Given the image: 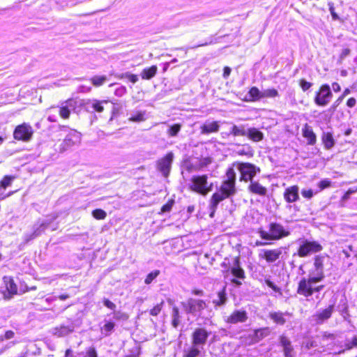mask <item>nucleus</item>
Returning a JSON list of instances; mask_svg holds the SVG:
<instances>
[{"mask_svg": "<svg viewBox=\"0 0 357 357\" xmlns=\"http://www.w3.org/2000/svg\"><path fill=\"white\" fill-rule=\"evenodd\" d=\"M236 192V172L233 167H229L226 172V179L222 182L220 186L210 199L209 216L213 218L218 204L223 200L234 196Z\"/></svg>", "mask_w": 357, "mask_h": 357, "instance_id": "obj_1", "label": "nucleus"}, {"mask_svg": "<svg viewBox=\"0 0 357 357\" xmlns=\"http://www.w3.org/2000/svg\"><path fill=\"white\" fill-rule=\"evenodd\" d=\"M211 332L205 328H197L191 335V345L183 350V357H202Z\"/></svg>", "mask_w": 357, "mask_h": 357, "instance_id": "obj_2", "label": "nucleus"}, {"mask_svg": "<svg viewBox=\"0 0 357 357\" xmlns=\"http://www.w3.org/2000/svg\"><path fill=\"white\" fill-rule=\"evenodd\" d=\"M188 185L190 190L203 196L206 195L213 188V183L208 182L206 174L192 176Z\"/></svg>", "mask_w": 357, "mask_h": 357, "instance_id": "obj_3", "label": "nucleus"}, {"mask_svg": "<svg viewBox=\"0 0 357 357\" xmlns=\"http://www.w3.org/2000/svg\"><path fill=\"white\" fill-rule=\"evenodd\" d=\"M324 278V274L319 273L316 277L309 278H303L298 284L297 294L305 297H310L314 294L313 283L321 281Z\"/></svg>", "mask_w": 357, "mask_h": 357, "instance_id": "obj_4", "label": "nucleus"}, {"mask_svg": "<svg viewBox=\"0 0 357 357\" xmlns=\"http://www.w3.org/2000/svg\"><path fill=\"white\" fill-rule=\"evenodd\" d=\"M211 163L209 158H205L199 159L195 158H187L183 160L182 163V174L188 173L190 174L195 172L199 171L203 168L206 167L208 164Z\"/></svg>", "mask_w": 357, "mask_h": 357, "instance_id": "obj_5", "label": "nucleus"}, {"mask_svg": "<svg viewBox=\"0 0 357 357\" xmlns=\"http://www.w3.org/2000/svg\"><path fill=\"white\" fill-rule=\"evenodd\" d=\"M333 93L328 84H321L314 93V102L319 107H326L333 98Z\"/></svg>", "mask_w": 357, "mask_h": 357, "instance_id": "obj_6", "label": "nucleus"}, {"mask_svg": "<svg viewBox=\"0 0 357 357\" xmlns=\"http://www.w3.org/2000/svg\"><path fill=\"white\" fill-rule=\"evenodd\" d=\"M77 104V100L70 98L62 102L59 106L50 107V112H58L62 119H67L69 118L71 111L75 109Z\"/></svg>", "mask_w": 357, "mask_h": 357, "instance_id": "obj_7", "label": "nucleus"}, {"mask_svg": "<svg viewBox=\"0 0 357 357\" xmlns=\"http://www.w3.org/2000/svg\"><path fill=\"white\" fill-rule=\"evenodd\" d=\"M33 134L32 127L29 123H23L16 126L13 132V137L17 141L27 142L31 139Z\"/></svg>", "mask_w": 357, "mask_h": 357, "instance_id": "obj_8", "label": "nucleus"}, {"mask_svg": "<svg viewBox=\"0 0 357 357\" xmlns=\"http://www.w3.org/2000/svg\"><path fill=\"white\" fill-rule=\"evenodd\" d=\"M322 250L323 247L319 242L305 240L298 248L297 255L300 257H305L310 254L319 252Z\"/></svg>", "mask_w": 357, "mask_h": 357, "instance_id": "obj_9", "label": "nucleus"}, {"mask_svg": "<svg viewBox=\"0 0 357 357\" xmlns=\"http://www.w3.org/2000/svg\"><path fill=\"white\" fill-rule=\"evenodd\" d=\"M182 305L188 314L195 316L198 315L206 307V304L203 300L189 298L186 302L182 303Z\"/></svg>", "mask_w": 357, "mask_h": 357, "instance_id": "obj_10", "label": "nucleus"}, {"mask_svg": "<svg viewBox=\"0 0 357 357\" xmlns=\"http://www.w3.org/2000/svg\"><path fill=\"white\" fill-rule=\"evenodd\" d=\"M80 141L81 133L75 130L71 129L60 144L59 151L64 152L72 146L79 144Z\"/></svg>", "mask_w": 357, "mask_h": 357, "instance_id": "obj_11", "label": "nucleus"}, {"mask_svg": "<svg viewBox=\"0 0 357 357\" xmlns=\"http://www.w3.org/2000/svg\"><path fill=\"white\" fill-rule=\"evenodd\" d=\"M237 169L241 173V180L245 181H252L256 173L259 171L256 166L247 162L238 163Z\"/></svg>", "mask_w": 357, "mask_h": 357, "instance_id": "obj_12", "label": "nucleus"}, {"mask_svg": "<svg viewBox=\"0 0 357 357\" xmlns=\"http://www.w3.org/2000/svg\"><path fill=\"white\" fill-rule=\"evenodd\" d=\"M174 160V153L169 152L165 156L158 161V169L163 176L167 177L169 174L172 164Z\"/></svg>", "mask_w": 357, "mask_h": 357, "instance_id": "obj_13", "label": "nucleus"}, {"mask_svg": "<svg viewBox=\"0 0 357 357\" xmlns=\"http://www.w3.org/2000/svg\"><path fill=\"white\" fill-rule=\"evenodd\" d=\"M289 235V231L285 230L282 225L272 223L269 226V245L271 240H278Z\"/></svg>", "mask_w": 357, "mask_h": 357, "instance_id": "obj_14", "label": "nucleus"}, {"mask_svg": "<svg viewBox=\"0 0 357 357\" xmlns=\"http://www.w3.org/2000/svg\"><path fill=\"white\" fill-rule=\"evenodd\" d=\"M248 319V313L244 310H236L230 315L225 317V321L229 324L245 323Z\"/></svg>", "mask_w": 357, "mask_h": 357, "instance_id": "obj_15", "label": "nucleus"}, {"mask_svg": "<svg viewBox=\"0 0 357 357\" xmlns=\"http://www.w3.org/2000/svg\"><path fill=\"white\" fill-rule=\"evenodd\" d=\"M107 100H86L82 103L85 109L89 112H102L104 110V104H107Z\"/></svg>", "mask_w": 357, "mask_h": 357, "instance_id": "obj_16", "label": "nucleus"}, {"mask_svg": "<svg viewBox=\"0 0 357 357\" xmlns=\"http://www.w3.org/2000/svg\"><path fill=\"white\" fill-rule=\"evenodd\" d=\"M335 309V305H329L326 308L322 310L320 312L315 313L313 315L314 319L317 324H323L325 321L330 319L333 314Z\"/></svg>", "mask_w": 357, "mask_h": 357, "instance_id": "obj_17", "label": "nucleus"}, {"mask_svg": "<svg viewBox=\"0 0 357 357\" xmlns=\"http://www.w3.org/2000/svg\"><path fill=\"white\" fill-rule=\"evenodd\" d=\"M302 136L306 139L307 145L314 146L317 142L315 132L307 123H305L302 128Z\"/></svg>", "mask_w": 357, "mask_h": 357, "instance_id": "obj_18", "label": "nucleus"}, {"mask_svg": "<svg viewBox=\"0 0 357 357\" xmlns=\"http://www.w3.org/2000/svg\"><path fill=\"white\" fill-rule=\"evenodd\" d=\"M75 330V326L73 323H70L68 325H61L55 327L52 329V334L57 337H63L70 333Z\"/></svg>", "mask_w": 357, "mask_h": 357, "instance_id": "obj_19", "label": "nucleus"}, {"mask_svg": "<svg viewBox=\"0 0 357 357\" xmlns=\"http://www.w3.org/2000/svg\"><path fill=\"white\" fill-rule=\"evenodd\" d=\"M284 198L287 203L296 202L299 198L298 187L292 185L286 188L284 192Z\"/></svg>", "mask_w": 357, "mask_h": 357, "instance_id": "obj_20", "label": "nucleus"}, {"mask_svg": "<svg viewBox=\"0 0 357 357\" xmlns=\"http://www.w3.org/2000/svg\"><path fill=\"white\" fill-rule=\"evenodd\" d=\"M321 140L325 150H331L335 145V139L332 132H324L321 135Z\"/></svg>", "mask_w": 357, "mask_h": 357, "instance_id": "obj_21", "label": "nucleus"}, {"mask_svg": "<svg viewBox=\"0 0 357 357\" xmlns=\"http://www.w3.org/2000/svg\"><path fill=\"white\" fill-rule=\"evenodd\" d=\"M14 179L15 176H5L0 181V201L4 199L6 197H10L13 194V192H10L6 195H3L6 189L11 185Z\"/></svg>", "mask_w": 357, "mask_h": 357, "instance_id": "obj_22", "label": "nucleus"}, {"mask_svg": "<svg viewBox=\"0 0 357 357\" xmlns=\"http://www.w3.org/2000/svg\"><path fill=\"white\" fill-rule=\"evenodd\" d=\"M220 128L218 121H206L200 128L201 133L208 135L213 132H218Z\"/></svg>", "mask_w": 357, "mask_h": 357, "instance_id": "obj_23", "label": "nucleus"}, {"mask_svg": "<svg viewBox=\"0 0 357 357\" xmlns=\"http://www.w3.org/2000/svg\"><path fill=\"white\" fill-rule=\"evenodd\" d=\"M280 342L283 347L284 357H293L294 348L291 341L285 335H281Z\"/></svg>", "mask_w": 357, "mask_h": 357, "instance_id": "obj_24", "label": "nucleus"}, {"mask_svg": "<svg viewBox=\"0 0 357 357\" xmlns=\"http://www.w3.org/2000/svg\"><path fill=\"white\" fill-rule=\"evenodd\" d=\"M3 281L6 284V291L8 294V296H12L17 294V287L15 283L14 282L13 279L10 276H4L3 278Z\"/></svg>", "mask_w": 357, "mask_h": 357, "instance_id": "obj_25", "label": "nucleus"}, {"mask_svg": "<svg viewBox=\"0 0 357 357\" xmlns=\"http://www.w3.org/2000/svg\"><path fill=\"white\" fill-rule=\"evenodd\" d=\"M49 225L50 222H48L47 220L43 221L42 222H40L39 226L34 230V231L31 234L26 236L25 239L26 241L28 242L40 235L41 233L43 232L48 227Z\"/></svg>", "mask_w": 357, "mask_h": 357, "instance_id": "obj_26", "label": "nucleus"}, {"mask_svg": "<svg viewBox=\"0 0 357 357\" xmlns=\"http://www.w3.org/2000/svg\"><path fill=\"white\" fill-rule=\"evenodd\" d=\"M231 272L236 278L243 279L245 278L244 271L240 266V261L238 258L234 259L233 266L231 268Z\"/></svg>", "mask_w": 357, "mask_h": 357, "instance_id": "obj_27", "label": "nucleus"}, {"mask_svg": "<svg viewBox=\"0 0 357 357\" xmlns=\"http://www.w3.org/2000/svg\"><path fill=\"white\" fill-rule=\"evenodd\" d=\"M157 71L158 67L153 65L149 68L143 69L140 75L142 79H151L155 76Z\"/></svg>", "mask_w": 357, "mask_h": 357, "instance_id": "obj_28", "label": "nucleus"}, {"mask_svg": "<svg viewBox=\"0 0 357 357\" xmlns=\"http://www.w3.org/2000/svg\"><path fill=\"white\" fill-rule=\"evenodd\" d=\"M268 333L267 328H259L255 330L250 336L252 338V343H257L264 338Z\"/></svg>", "mask_w": 357, "mask_h": 357, "instance_id": "obj_29", "label": "nucleus"}, {"mask_svg": "<svg viewBox=\"0 0 357 357\" xmlns=\"http://www.w3.org/2000/svg\"><path fill=\"white\" fill-rule=\"evenodd\" d=\"M227 302V297L225 289H222L218 293L217 298L213 299V303L215 307H221L225 305Z\"/></svg>", "mask_w": 357, "mask_h": 357, "instance_id": "obj_30", "label": "nucleus"}, {"mask_svg": "<svg viewBox=\"0 0 357 357\" xmlns=\"http://www.w3.org/2000/svg\"><path fill=\"white\" fill-rule=\"evenodd\" d=\"M289 315L288 313H283L282 312H274L270 314V317L277 325H284L286 323L285 315Z\"/></svg>", "mask_w": 357, "mask_h": 357, "instance_id": "obj_31", "label": "nucleus"}, {"mask_svg": "<svg viewBox=\"0 0 357 357\" xmlns=\"http://www.w3.org/2000/svg\"><path fill=\"white\" fill-rule=\"evenodd\" d=\"M246 135L255 142H259L263 138V133L255 128L248 129Z\"/></svg>", "mask_w": 357, "mask_h": 357, "instance_id": "obj_32", "label": "nucleus"}, {"mask_svg": "<svg viewBox=\"0 0 357 357\" xmlns=\"http://www.w3.org/2000/svg\"><path fill=\"white\" fill-rule=\"evenodd\" d=\"M249 188L252 192L258 194L260 195H264L266 193V188L263 187L261 185H260L257 182L251 181Z\"/></svg>", "mask_w": 357, "mask_h": 357, "instance_id": "obj_33", "label": "nucleus"}, {"mask_svg": "<svg viewBox=\"0 0 357 357\" xmlns=\"http://www.w3.org/2000/svg\"><path fill=\"white\" fill-rule=\"evenodd\" d=\"M172 325L174 328H176L181 322V316L179 313V310L177 307L174 306L172 308Z\"/></svg>", "mask_w": 357, "mask_h": 357, "instance_id": "obj_34", "label": "nucleus"}, {"mask_svg": "<svg viewBox=\"0 0 357 357\" xmlns=\"http://www.w3.org/2000/svg\"><path fill=\"white\" fill-rule=\"evenodd\" d=\"M230 134L235 137L245 136L247 135V130L243 126H237L236 125H233L230 130Z\"/></svg>", "mask_w": 357, "mask_h": 357, "instance_id": "obj_35", "label": "nucleus"}, {"mask_svg": "<svg viewBox=\"0 0 357 357\" xmlns=\"http://www.w3.org/2000/svg\"><path fill=\"white\" fill-rule=\"evenodd\" d=\"M324 257L323 255H317L314 259V266L317 271H319V273L324 274Z\"/></svg>", "mask_w": 357, "mask_h": 357, "instance_id": "obj_36", "label": "nucleus"}, {"mask_svg": "<svg viewBox=\"0 0 357 357\" xmlns=\"http://www.w3.org/2000/svg\"><path fill=\"white\" fill-rule=\"evenodd\" d=\"M116 77L119 79H128L132 84H135L139 80L137 75L132 74L129 72L118 74Z\"/></svg>", "mask_w": 357, "mask_h": 357, "instance_id": "obj_37", "label": "nucleus"}, {"mask_svg": "<svg viewBox=\"0 0 357 357\" xmlns=\"http://www.w3.org/2000/svg\"><path fill=\"white\" fill-rule=\"evenodd\" d=\"M282 255V248H277L269 250V262H273L279 259Z\"/></svg>", "mask_w": 357, "mask_h": 357, "instance_id": "obj_38", "label": "nucleus"}, {"mask_svg": "<svg viewBox=\"0 0 357 357\" xmlns=\"http://www.w3.org/2000/svg\"><path fill=\"white\" fill-rule=\"evenodd\" d=\"M115 324L112 321H107L101 328V332L105 336H109L113 331Z\"/></svg>", "mask_w": 357, "mask_h": 357, "instance_id": "obj_39", "label": "nucleus"}, {"mask_svg": "<svg viewBox=\"0 0 357 357\" xmlns=\"http://www.w3.org/2000/svg\"><path fill=\"white\" fill-rule=\"evenodd\" d=\"M116 86L114 90V95L117 97H122L127 93V89L125 86L117 84H111L109 86Z\"/></svg>", "mask_w": 357, "mask_h": 357, "instance_id": "obj_40", "label": "nucleus"}, {"mask_svg": "<svg viewBox=\"0 0 357 357\" xmlns=\"http://www.w3.org/2000/svg\"><path fill=\"white\" fill-rule=\"evenodd\" d=\"M181 128V126L179 123H175L171 126H169L167 134L170 137H176L178 133L180 132Z\"/></svg>", "mask_w": 357, "mask_h": 357, "instance_id": "obj_41", "label": "nucleus"}, {"mask_svg": "<svg viewBox=\"0 0 357 357\" xmlns=\"http://www.w3.org/2000/svg\"><path fill=\"white\" fill-rule=\"evenodd\" d=\"M107 79V77L104 75L102 76H94L91 78V82L93 84L96 86H100L102 85Z\"/></svg>", "mask_w": 357, "mask_h": 357, "instance_id": "obj_42", "label": "nucleus"}, {"mask_svg": "<svg viewBox=\"0 0 357 357\" xmlns=\"http://www.w3.org/2000/svg\"><path fill=\"white\" fill-rule=\"evenodd\" d=\"M92 215L97 220H103L106 218L107 213L102 209L98 208L93 211Z\"/></svg>", "mask_w": 357, "mask_h": 357, "instance_id": "obj_43", "label": "nucleus"}, {"mask_svg": "<svg viewBox=\"0 0 357 357\" xmlns=\"http://www.w3.org/2000/svg\"><path fill=\"white\" fill-rule=\"evenodd\" d=\"M144 114L145 113L143 112H137V113L131 115L129 119L135 122L143 121L145 120Z\"/></svg>", "mask_w": 357, "mask_h": 357, "instance_id": "obj_44", "label": "nucleus"}, {"mask_svg": "<svg viewBox=\"0 0 357 357\" xmlns=\"http://www.w3.org/2000/svg\"><path fill=\"white\" fill-rule=\"evenodd\" d=\"M160 274V271L158 270H155L152 272H151L150 273H149L146 276V278H145V280H144V282L145 284H149L152 282V281L155 279L158 275Z\"/></svg>", "mask_w": 357, "mask_h": 357, "instance_id": "obj_45", "label": "nucleus"}, {"mask_svg": "<svg viewBox=\"0 0 357 357\" xmlns=\"http://www.w3.org/2000/svg\"><path fill=\"white\" fill-rule=\"evenodd\" d=\"M298 84L300 87L304 92L309 90L312 86V82H307L305 79H301L298 82Z\"/></svg>", "mask_w": 357, "mask_h": 357, "instance_id": "obj_46", "label": "nucleus"}, {"mask_svg": "<svg viewBox=\"0 0 357 357\" xmlns=\"http://www.w3.org/2000/svg\"><path fill=\"white\" fill-rule=\"evenodd\" d=\"M318 186L321 190L331 186V181L328 179H324L319 182Z\"/></svg>", "mask_w": 357, "mask_h": 357, "instance_id": "obj_47", "label": "nucleus"}, {"mask_svg": "<svg viewBox=\"0 0 357 357\" xmlns=\"http://www.w3.org/2000/svg\"><path fill=\"white\" fill-rule=\"evenodd\" d=\"M114 319L116 320H126L128 319V316L126 313L121 311H114Z\"/></svg>", "mask_w": 357, "mask_h": 357, "instance_id": "obj_48", "label": "nucleus"}, {"mask_svg": "<svg viewBox=\"0 0 357 357\" xmlns=\"http://www.w3.org/2000/svg\"><path fill=\"white\" fill-rule=\"evenodd\" d=\"M85 357H98L95 347H91L86 350Z\"/></svg>", "mask_w": 357, "mask_h": 357, "instance_id": "obj_49", "label": "nucleus"}, {"mask_svg": "<svg viewBox=\"0 0 357 357\" xmlns=\"http://www.w3.org/2000/svg\"><path fill=\"white\" fill-rule=\"evenodd\" d=\"M163 304V302H162L160 304H157L155 306L153 307L150 311V314L153 316H157L162 310V305Z\"/></svg>", "mask_w": 357, "mask_h": 357, "instance_id": "obj_50", "label": "nucleus"}, {"mask_svg": "<svg viewBox=\"0 0 357 357\" xmlns=\"http://www.w3.org/2000/svg\"><path fill=\"white\" fill-rule=\"evenodd\" d=\"M174 203V202L173 200L169 201L167 204H165V205H163L162 206L161 211L162 213H166V212L170 211L173 206Z\"/></svg>", "mask_w": 357, "mask_h": 357, "instance_id": "obj_51", "label": "nucleus"}, {"mask_svg": "<svg viewBox=\"0 0 357 357\" xmlns=\"http://www.w3.org/2000/svg\"><path fill=\"white\" fill-rule=\"evenodd\" d=\"M346 349L350 350L353 348L357 347V336H354L351 342L345 344Z\"/></svg>", "mask_w": 357, "mask_h": 357, "instance_id": "obj_52", "label": "nucleus"}, {"mask_svg": "<svg viewBox=\"0 0 357 357\" xmlns=\"http://www.w3.org/2000/svg\"><path fill=\"white\" fill-rule=\"evenodd\" d=\"M48 116L47 120L50 122H56L57 121V116L55 112H50V108L47 110Z\"/></svg>", "mask_w": 357, "mask_h": 357, "instance_id": "obj_53", "label": "nucleus"}, {"mask_svg": "<svg viewBox=\"0 0 357 357\" xmlns=\"http://www.w3.org/2000/svg\"><path fill=\"white\" fill-rule=\"evenodd\" d=\"M328 6H329V10H330V13L331 14L333 20H338L339 17H338L337 14L335 11V8H334V6H333V3H329Z\"/></svg>", "mask_w": 357, "mask_h": 357, "instance_id": "obj_54", "label": "nucleus"}, {"mask_svg": "<svg viewBox=\"0 0 357 357\" xmlns=\"http://www.w3.org/2000/svg\"><path fill=\"white\" fill-rule=\"evenodd\" d=\"M301 194H302L303 197H304L305 198H307V199H311L314 195L313 191L311 189L303 190L301 191Z\"/></svg>", "mask_w": 357, "mask_h": 357, "instance_id": "obj_55", "label": "nucleus"}, {"mask_svg": "<svg viewBox=\"0 0 357 357\" xmlns=\"http://www.w3.org/2000/svg\"><path fill=\"white\" fill-rule=\"evenodd\" d=\"M259 256L261 258L260 262H262L263 260L268 261V250H265V249L261 250L259 253Z\"/></svg>", "mask_w": 357, "mask_h": 357, "instance_id": "obj_56", "label": "nucleus"}, {"mask_svg": "<svg viewBox=\"0 0 357 357\" xmlns=\"http://www.w3.org/2000/svg\"><path fill=\"white\" fill-rule=\"evenodd\" d=\"M103 303L104 305L109 309L114 310L116 308V305L109 299L105 298L103 301Z\"/></svg>", "mask_w": 357, "mask_h": 357, "instance_id": "obj_57", "label": "nucleus"}, {"mask_svg": "<svg viewBox=\"0 0 357 357\" xmlns=\"http://www.w3.org/2000/svg\"><path fill=\"white\" fill-rule=\"evenodd\" d=\"M249 93L253 98H258L259 95V91L256 87L251 88Z\"/></svg>", "mask_w": 357, "mask_h": 357, "instance_id": "obj_58", "label": "nucleus"}, {"mask_svg": "<svg viewBox=\"0 0 357 357\" xmlns=\"http://www.w3.org/2000/svg\"><path fill=\"white\" fill-rule=\"evenodd\" d=\"M356 104V98L351 97L349 98L347 101V106L351 108L354 107Z\"/></svg>", "mask_w": 357, "mask_h": 357, "instance_id": "obj_59", "label": "nucleus"}, {"mask_svg": "<svg viewBox=\"0 0 357 357\" xmlns=\"http://www.w3.org/2000/svg\"><path fill=\"white\" fill-rule=\"evenodd\" d=\"M350 50L349 48H344L342 50L340 55V59H344L346 56H347L349 54H350Z\"/></svg>", "mask_w": 357, "mask_h": 357, "instance_id": "obj_60", "label": "nucleus"}, {"mask_svg": "<svg viewBox=\"0 0 357 357\" xmlns=\"http://www.w3.org/2000/svg\"><path fill=\"white\" fill-rule=\"evenodd\" d=\"M231 71V70L229 67H228V66L225 67L223 69V75H222L223 77L225 79L228 78V77L230 75Z\"/></svg>", "mask_w": 357, "mask_h": 357, "instance_id": "obj_61", "label": "nucleus"}, {"mask_svg": "<svg viewBox=\"0 0 357 357\" xmlns=\"http://www.w3.org/2000/svg\"><path fill=\"white\" fill-rule=\"evenodd\" d=\"M14 335H15V333L13 331H7L5 333L3 340L4 339H6V340L12 339L14 337Z\"/></svg>", "mask_w": 357, "mask_h": 357, "instance_id": "obj_62", "label": "nucleus"}, {"mask_svg": "<svg viewBox=\"0 0 357 357\" xmlns=\"http://www.w3.org/2000/svg\"><path fill=\"white\" fill-rule=\"evenodd\" d=\"M4 298V299H9L10 298V296H8V294L6 291L1 288H0V300Z\"/></svg>", "mask_w": 357, "mask_h": 357, "instance_id": "obj_63", "label": "nucleus"}, {"mask_svg": "<svg viewBox=\"0 0 357 357\" xmlns=\"http://www.w3.org/2000/svg\"><path fill=\"white\" fill-rule=\"evenodd\" d=\"M332 87L335 92H339L341 90V86L337 82H333Z\"/></svg>", "mask_w": 357, "mask_h": 357, "instance_id": "obj_64", "label": "nucleus"}]
</instances>
